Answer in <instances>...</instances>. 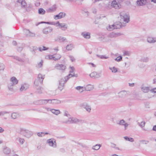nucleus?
I'll use <instances>...</instances> for the list:
<instances>
[{
    "label": "nucleus",
    "instance_id": "nucleus-18",
    "mask_svg": "<svg viewBox=\"0 0 156 156\" xmlns=\"http://www.w3.org/2000/svg\"><path fill=\"white\" fill-rule=\"evenodd\" d=\"M82 36L86 39H89L90 38V34L89 32H84L81 33Z\"/></svg>",
    "mask_w": 156,
    "mask_h": 156
},
{
    "label": "nucleus",
    "instance_id": "nucleus-6",
    "mask_svg": "<svg viewBox=\"0 0 156 156\" xmlns=\"http://www.w3.org/2000/svg\"><path fill=\"white\" fill-rule=\"evenodd\" d=\"M80 106L84 108L88 112H91V107L90 105L86 102H83L81 104Z\"/></svg>",
    "mask_w": 156,
    "mask_h": 156
},
{
    "label": "nucleus",
    "instance_id": "nucleus-40",
    "mask_svg": "<svg viewBox=\"0 0 156 156\" xmlns=\"http://www.w3.org/2000/svg\"><path fill=\"white\" fill-rule=\"evenodd\" d=\"M86 89V90H87L88 91H90V90H93V89L94 88L93 86L91 85H87L86 87L85 88Z\"/></svg>",
    "mask_w": 156,
    "mask_h": 156
},
{
    "label": "nucleus",
    "instance_id": "nucleus-45",
    "mask_svg": "<svg viewBox=\"0 0 156 156\" xmlns=\"http://www.w3.org/2000/svg\"><path fill=\"white\" fill-rule=\"evenodd\" d=\"M68 119L67 120H65L63 121V123H66V124H71V117H70V116L68 117Z\"/></svg>",
    "mask_w": 156,
    "mask_h": 156
},
{
    "label": "nucleus",
    "instance_id": "nucleus-37",
    "mask_svg": "<svg viewBox=\"0 0 156 156\" xmlns=\"http://www.w3.org/2000/svg\"><path fill=\"white\" fill-rule=\"evenodd\" d=\"M106 28L107 29L108 31H112L114 29H115L114 24L109 25Z\"/></svg>",
    "mask_w": 156,
    "mask_h": 156
},
{
    "label": "nucleus",
    "instance_id": "nucleus-56",
    "mask_svg": "<svg viewBox=\"0 0 156 156\" xmlns=\"http://www.w3.org/2000/svg\"><path fill=\"white\" fill-rule=\"evenodd\" d=\"M64 115L65 116H66L68 117H69L70 116V115L69 114V112L66 111H65L64 112Z\"/></svg>",
    "mask_w": 156,
    "mask_h": 156
},
{
    "label": "nucleus",
    "instance_id": "nucleus-47",
    "mask_svg": "<svg viewBox=\"0 0 156 156\" xmlns=\"http://www.w3.org/2000/svg\"><path fill=\"white\" fill-rule=\"evenodd\" d=\"M141 60L143 62H147L149 61V58L147 57H144L141 59Z\"/></svg>",
    "mask_w": 156,
    "mask_h": 156
},
{
    "label": "nucleus",
    "instance_id": "nucleus-26",
    "mask_svg": "<svg viewBox=\"0 0 156 156\" xmlns=\"http://www.w3.org/2000/svg\"><path fill=\"white\" fill-rule=\"evenodd\" d=\"M18 80L15 77H12L10 79V83L14 85L17 84L18 83Z\"/></svg>",
    "mask_w": 156,
    "mask_h": 156
},
{
    "label": "nucleus",
    "instance_id": "nucleus-43",
    "mask_svg": "<svg viewBox=\"0 0 156 156\" xmlns=\"http://www.w3.org/2000/svg\"><path fill=\"white\" fill-rule=\"evenodd\" d=\"M109 69L112 71V72L113 73H116L118 71L117 68L115 67H109Z\"/></svg>",
    "mask_w": 156,
    "mask_h": 156
},
{
    "label": "nucleus",
    "instance_id": "nucleus-42",
    "mask_svg": "<svg viewBox=\"0 0 156 156\" xmlns=\"http://www.w3.org/2000/svg\"><path fill=\"white\" fill-rule=\"evenodd\" d=\"M101 147L100 144H96L95 146H94L92 147V149L96 150H98L99 149L100 147Z\"/></svg>",
    "mask_w": 156,
    "mask_h": 156
},
{
    "label": "nucleus",
    "instance_id": "nucleus-61",
    "mask_svg": "<svg viewBox=\"0 0 156 156\" xmlns=\"http://www.w3.org/2000/svg\"><path fill=\"white\" fill-rule=\"evenodd\" d=\"M150 91L152 93H156V87L153 88L151 89Z\"/></svg>",
    "mask_w": 156,
    "mask_h": 156
},
{
    "label": "nucleus",
    "instance_id": "nucleus-58",
    "mask_svg": "<svg viewBox=\"0 0 156 156\" xmlns=\"http://www.w3.org/2000/svg\"><path fill=\"white\" fill-rule=\"evenodd\" d=\"M70 70L69 71V72L70 73H72L74 71V68L73 66H70Z\"/></svg>",
    "mask_w": 156,
    "mask_h": 156
},
{
    "label": "nucleus",
    "instance_id": "nucleus-7",
    "mask_svg": "<svg viewBox=\"0 0 156 156\" xmlns=\"http://www.w3.org/2000/svg\"><path fill=\"white\" fill-rule=\"evenodd\" d=\"M51 101L50 99H42L37 101L36 104L38 105H46L47 103H50Z\"/></svg>",
    "mask_w": 156,
    "mask_h": 156
},
{
    "label": "nucleus",
    "instance_id": "nucleus-57",
    "mask_svg": "<svg viewBox=\"0 0 156 156\" xmlns=\"http://www.w3.org/2000/svg\"><path fill=\"white\" fill-rule=\"evenodd\" d=\"M122 57L121 56L117 57L115 59V60L119 62L122 59Z\"/></svg>",
    "mask_w": 156,
    "mask_h": 156
},
{
    "label": "nucleus",
    "instance_id": "nucleus-62",
    "mask_svg": "<svg viewBox=\"0 0 156 156\" xmlns=\"http://www.w3.org/2000/svg\"><path fill=\"white\" fill-rule=\"evenodd\" d=\"M100 58L101 59H107L108 58V57L106 56L105 55H101L100 57Z\"/></svg>",
    "mask_w": 156,
    "mask_h": 156
},
{
    "label": "nucleus",
    "instance_id": "nucleus-33",
    "mask_svg": "<svg viewBox=\"0 0 156 156\" xmlns=\"http://www.w3.org/2000/svg\"><path fill=\"white\" fill-rule=\"evenodd\" d=\"M56 10V8L55 6H53L50 8L46 10V11L48 12H53Z\"/></svg>",
    "mask_w": 156,
    "mask_h": 156
},
{
    "label": "nucleus",
    "instance_id": "nucleus-14",
    "mask_svg": "<svg viewBox=\"0 0 156 156\" xmlns=\"http://www.w3.org/2000/svg\"><path fill=\"white\" fill-rule=\"evenodd\" d=\"M128 91L125 90L121 91L118 93V96L120 98L125 97L128 94Z\"/></svg>",
    "mask_w": 156,
    "mask_h": 156
},
{
    "label": "nucleus",
    "instance_id": "nucleus-12",
    "mask_svg": "<svg viewBox=\"0 0 156 156\" xmlns=\"http://www.w3.org/2000/svg\"><path fill=\"white\" fill-rule=\"evenodd\" d=\"M65 13L63 12H61L58 14L55 15L54 16V18L55 20L60 19L65 17Z\"/></svg>",
    "mask_w": 156,
    "mask_h": 156
},
{
    "label": "nucleus",
    "instance_id": "nucleus-35",
    "mask_svg": "<svg viewBox=\"0 0 156 156\" xmlns=\"http://www.w3.org/2000/svg\"><path fill=\"white\" fill-rule=\"evenodd\" d=\"M20 116L17 113H13L11 115V117L12 119H15L18 118Z\"/></svg>",
    "mask_w": 156,
    "mask_h": 156
},
{
    "label": "nucleus",
    "instance_id": "nucleus-63",
    "mask_svg": "<svg viewBox=\"0 0 156 156\" xmlns=\"http://www.w3.org/2000/svg\"><path fill=\"white\" fill-rule=\"evenodd\" d=\"M45 109L47 111H50L51 112V110L52 108H50L45 107Z\"/></svg>",
    "mask_w": 156,
    "mask_h": 156
},
{
    "label": "nucleus",
    "instance_id": "nucleus-2",
    "mask_svg": "<svg viewBox=\"0 0 156 156\" xmlns=\"http://www.w3.org/2000/svg\"><path fill=\"white\" fill-rule=\"evenodd\" d=\"M75 76L74 75L72 74H69L68 76L64 78H62L59 80V86H58V88L60 89V86L63 87L64 84L66 82L67 80L71 77Z\"/></svg>",
    "mask_w": 156,
    "mask_h": 156
},
{
    "label": "nucleus",
    "instance_id": "nucleus-41",
    "mask_svg": "<svg viewBox=\"0 0 156 156\" xmlns=\"http://www.w3.org/2000/svg\"><path fill=\"white\" fill-rule=\"evenodd\" d=\"M40 80H38V79H36L35 81L34 82V85L37 86H38L40 84H41L42 83H40Z\"/></svg>",
    "mask_w": 156,
    "mask_h": 156
},
{
    "label": "nucleus",
    "instance_id": "nucleus-10",
    "mask_svg": "<svg viewBox=\"0 0 156 156\" xmlns=\"http://www.w3.org/2000/svg\"><path fill=\"white\" fill-rule=\"evenodd\" d=\"M54 68L57 69L62 70H65L66 68V66L62 64H56Z\"/></svg>",
    "mask_w": 156,
    "mask_h": 156
},
{
    "label": "nucleus",
    "instance_id": "nucleus-53",
    "mask_svg": "<svg viewBox=\"0 0 156 156\" xmlns=\"http://www.w3.org/2000/svg\"><path fill=\"white\" fill-rule=\"evenodd\" d=\"M43 63V61L41 60L39 63L38 64L37 67L38 68H40L42 67Z\"/></svg>",
    "mask_w": 156,
    "mask_h": 156
},
{
    "label": "nucleus",
    "instance_id": "nucleus-17",
    "mask_svg": "<svg viewBox=\"0 0 156 156\" xmlns=\"http://www.w3.org/2000/svg\"><path fill=\"white\" fill-rule=\"evenodd\" d=\"M121 35V34L119 33H115L112 32L108 34V37L110 38H113L117 37Z\"/></svg>",
    "mask_w": 156,
    "mask_h": 156
},
{
    "label": "nucleus",
    "instance_id": "nucleus-36",
    "mask_svg": "<svg viewBox=\"0 0 156 156\" xmlns=\"http://www.w3.org/2000/svg\"><path fill=\"white\" fill-rule=\"evenodd\" d=\"M14 85L12 84V83H9L8 84V87L9 90L11 91H13V86Z\"/></svg>",
    "mask_w": 156,
    "mask_h": 156
},
{
    "label": "nucleus",
    "instance_id": "nucleus-25",
    "mask_svg": "<svg viewBox=\"0 0 156 156\" xmlns=\"http://www.w3.org/2000/svg\"><path fill=\"white\" fill-rule=\"evenodd\" d=\"M17 2L21 5L22 7L25 8L27 6V4L24 0H17Z\"/></svg>",
    "mask_w": 156,
    "mask_h": 156
},
{
    "label": "nucleus",
    "instance_id": "nucleus-44",
    "mask_svg": "<svg viewBox=\"0 0 156 156\" xmlns=\"http://www.w3.org/2000/svg\"><path fill=\"white\" fill-rule=\"evenodd\" d=\"M45 13V11L42 8H40L38 9V13L39 14L43 15Z\"/></svg>",
    "mask_w": 156,
    "mask_h": 156
},
{
    "label": "nucleus",
    "instance_id": "nucleus-4",
    "mask_svg": "<svg viewBox=\"0 0 156 156\" xmlns=\"http://www.w3.org/2000/svg\"><path fill=\"white\" fill-rule=\"evenodd\" d=\"M20 133L24 136L27 138L30 137L33 134L32 132L24 129H21Z\"/></svg>",
    "mask_w": 156,
    "mask_h": 156
},
{
    "label": "nucleus",
    "instance_id": "nucleus-39",
    "mask_svg": "<svg viewBox=\"0 0 156 156\" xmlns=\"http://www.w3.org/2000/svg\"><path fill=\"white\" fill-rule=\"evenodd\" d=\"M124 138L126 140L129 141L131 142H133L134 141V139L130 137H128V136H124Z\"/></svg>",
    "mask_w": 156,
    "mask_h": 156
},
{
    "label": "nucleus",
    "instance_id": "nucleus-15",
    "mask_svg": "<svg viewBox=\"0 0 156 156\" xmlns=\"http://www.w3.org/2000/svg\"><path fill=\"white\" fill-rule=\"evenodd\" d=\"M118 124L121 126H124L125 127V130L127 129V127L128 126V124L126 123L123 119L120 120L119 122L118 123Z\"/></svg>",
    "mask_w": 156,
    "mask_h": 156
},
{
    "label": "nucleus",
    "instance_id": "nucleus-5",
    "mask_svg": "<svg viewBox=\"0 0 156 156\" xmlns=\"http://www.w3.org/2000/svg\"><path fill=\"white\" fill-rule=\"evenodd\" d=\"M55 25L56 27H58L59 28L64 31L66 30L68 28L67 24L64 23H60L59 22H57Z\"/></svg>",
    "mask_w": 156,
    "mask_h": 156
},
{
    "label": "nucleus",
    "instance_id": "nucleus-9",
    "mask_svg": "<svg viewBox=\"0 0 156 156\" xmlns=\"http://www.w3.org/2000/svg\"><path fill=\"white\" fill-rule=\"evenodd\" d=\"M140 88L141 90L144 93H147L150 90V86L145 84H143Z\"/></svg>",
    "mask_w": 156,
    "mask_h": 156
},
{
    "label": "nucleus",
    "instance_id": "nucleus-22",
    "mask_svg": "<svg viewBox=\"0 0 156 156\" xmlns=\"http://www.w3.org/2000/svg\"><path fill=\"white\" fill-rule=\"evenodd\" d=\"M74 48V46L73 44H67L66 46V49L68 51H71Z\"/></svg>",
    "mask_w": 156,
    "mask_h": 156
},
{
    "label": "nucleus",
    "instance_id": "nucleus-55",
    "mask_svg": "<svg viewBox=\"0 0 156 156\" xmlns=\"http://www.w3.org/2000/svg\"><path fill=\"white\" fill-rule=\"evenodd\" d=\"M105 36H102L99 37V39L100 41L104 42V40H105Z\"/></svg>",
    "mask_w": 156,
    "mask_h": 156
},
{
    "label": "nucleus",
    "instance_id": "nucleus-64",
    "mask_svg": "<svg viewBox=\"0 0 156 156\" xmlns=\"http://www.w3.org/2000/svg\"><path fill=\"white\" fill-rule=\"evenodd\" d=\"M152 130L154 131H156V125L153 126Z\"/></svg>",
    "mask_w": 156,
    "mask_h": 156
},
{
    "label": "nucleus",
    "instance_id": "nucleus-28",
    "mask_svg": "<svg viewBox=\"0 0 156 156\" xmlns=\"http://www.w3.org/2000/svg\"><path fill=\"white\" fill-rule=\"evenodd\" d=\"M75 89L78 90L79 92L82 93L84 91L86 90V89L85 87H83L81 86H78L75 87Z\"/></svg>",
    "mask_w": 156,
    "mask_h": 156
},
{
    "label": "nucleus",
    "instance_id": "nucleus-21",
    "mask_svg": "<svg viewBox=\"0 0 156 156\" xmlns=\"http://www.w3.org/2000/svg\"><path fill=\"white\" fill-rule=\"evenodd\" d=\"M29 87L28 84L26 83H24L21 85V86L20 89V90L21 91H25Z\"/></svg>",
    "mask_w": 156,
    "mask_h": 156
},
{
    "label": "nucleus",
    "instance_id": "nucleus-46",
    "mask_svg": "<svg viewBox=\"0 0 156 156\" xmlns=\"http://www.w3.org/2000/svg\"><path fill=\"white\" fill-rule=\"evenodd\" d=\"M111 41V39L110 37H108V34L107 36H105V40H104V42H108Z\"/></svg>",
    "mask_w": 156,
    "mask_h": 156
},
{
    "label": "nucleus",
    "instance_id": "nucleus-29",
    "mask_svg": "<svg viewBox=\"0 0 156 156\" xmlns=\"http://www.w3.org/2000/svg\"><path fill=\"white\" fill-rule=\"evenodd\" d=\"M146 0H138L137 1V4L140 6H142L145 4Z\"/></svg>",
    "mask_w": 156,
    "mask_h": 156
},
{
    "label": "nucleus",
    "instance_id": "nucleus-1",
    "mask_svg": "<svg viewBox=\"0 0 156 156\" xmlns=\"http://www.w3.org/2000/svg\"><path fill=\"white\" fill-rule=\"evenodd\" d=\"M120 21L123 23H126L129 21V16L124 12H122L120 13Z\"/></svg>",
    "mask_w": 156,
    "mask_h": 156
},
{
    "label": "nucleus",
    "instance_id": "nucleus-19",
    "mask_svg": "<svg viewBox=\"0 0 156 156\" xmlns=\"http://www.w3.org/2000/svg\"><path fill=\"white\" fill-rule=\"evenodd\" d=\"M147 41L150 43H154L156 42V37H148L147 38Z\"/></svg>",
    "mask_w": 156,
    "mask_h": 156
},
{
    "label": "nucleus",
    "instance_id": "nucleus-59",
    "mask_svg": "<svg viewBox=\"0 0 156 156\" xmlns=\"http://www.w3.org/2000/svg\"><path fill=\"white\" fill-rule=\"evenodd\" d=\"M8 113V112H0V116L4 115L5 114Z\"/></svg>",
    "mask_w": 156,
    "mask_h": 156
},
{
    "label": "nucleus",
    "instance_id": "nucleus-16",
    "mask_svg": "<svg viewBox=\"0 0 156 156\" xmlns=\"http://www.w3.org/2000/svg\"><path fill=\"white\" fill-rule=\"evenodd\" d=\"M71 120V124L81 123L83 122V121L81 119H78L75 118H72Z\"/></svg>",
    "mask_w": 156,
    "mask_h": 156
},
{
    "label": "nucleus",
    "instance_id": "nucleus-51",
    "mask_svg": "<svg viewBox=\"0 0 156 156\" xmlns=\"http://www.w3.org/2000/svg\"><path fill=\"white\" fill-rule=\"evenodd\" d=\"M48 133H44L43 132L39 133H37V135L38 136L40 137H42V136H44V134H47Z\"/></svg>",
    "mask_w": 156,
    "mask_h": 156
},
{
    "label": "nucleus",
    "instance_id": "nucleus-32",
    "mask_svg": "<svg viewBox=\"0 0 156 156\" xmlns=\"http://www.w3.org/2000/svg\"><path fill=\"white\" fill-rule=\"evenodd\" d=\"M51 101L50 103H52L53 104H60L61 101L57 99H50Z\"/></svg>",
    "mask_w": 156,
    "mask_h": 156
},
{
    "label": "nucleus",
    "instance_id": "nucleus-52",
    "mask_svg": "<svg viewBox=\"0 0 156 156\" xmlns=\"http://www.w3.org/2000/svg\"><path fill=\"white\" fill-rule=\"evenodd\" d=\"M68 56L72 62H73L75 61V59L73 56L69 55Z\"/></svg>",
    "mask_w": 156,
    "mask_h": 156
},
{
    "label": "nucleus",
    "instance_id": "nucleus-11",
    "mask_svg": "<svg viewBox=\"0 0 156 156\" xmlns=\"http://www.w3.org/2000/svg\"><path fill=\"white\" fill-rule=\"evenodd\" d=\"M24 32L27 36L28 37H34L35 34L34 33L31 32L28 30L24 29Z\"/></svg>",
    "mask_w": 156,
    "mask_h": 156
},
{
    "label": "nucleus",
    "instance_id": "nucleus-30",
    "mask_svg": "<svg viewBox=\"0 0 156 156\" xmlns=\"http://www.w3.org/2000/svg\"><path fill=\"white\" fill-rule=\"evenodd\" d=\"M115 29L120 28L122 26V23L119 22H117L114 24Z\"/></svg>",
    "mask_w": 156,
    "mask_h": 156
},
{
    "label": "nucleus",
    "instance_id": "nucleus-50",
    "mask_svg": "<svg viewBox=\"0 0 156 156\" xmlns=\"http://www.w3.org/2000/svg\"><path fill=\"white\" fill-rule=\"evenodd\" d=\"M43 88L41 87H39L37 89V92L39 94H41L42 93V90Z\"/></svg>",
    "mask_w": 156,
    "mask_h": 156
},
{
    "label": "nucleus",
    "instance_id": "nucleus-49",
    "mask_svg": "<svg viewBox=\"0 0 156 156\" xmlns=\"http://www.w3.org/2000/svg\"><path fill=\"white\" fill-rule=\"evenodd\" d=\"M48 48H46L44 46H43L42 47H40L39 48V51H42L48 50Z\"/></svg>",
    "mask_w": 156,
    "mask_h": 156
},
{
    "label": "nucleus",
    "instance_id": "nucleus-3",
    "mask_svg": "<svg viewBox=\"0 0 156 156\" xmlns=\"http://www.w3.org/2000/svg\"><path fill=\"white\" fill-rule=\"evenodd\" d=\"M61 55L59 54L54 55H46L45 58L47 59H51L55 61L58 60L61 58Z\"/></svg>",
    "mask_w": 156,
    "mask_h": 156
},
{
    "label": "nucleus",
    "instance_id": "nucleus-60",
    "mask_svg": "<svg viewBox=\"0 0 156 156\" xmlns=\"http://www.w3.org/2000/svg\"><path fill=\"white\" fill-rule=\"evenodd\" d=\"M140 142L143 144H147L149 142V141L147 140H142L140 141Z\"/></svg>",
    "mask_w": 156,
    "mask_h": 156
},
{
    "label": "nucleus",
    "instance_id": "nucleus-24",
    "mask_svg": "<svg viewBox=\"0 0 156 156\" xmlns=\"http://www.w3.org/2000/svg\"><path fill=\"white\" fill-rule=\"evenodd\" d=\"M90 76L92 78H98L100 77V75L97 72H94L90 74Z\"/></svg>",
    "mask_w": 156,
    "mask_h": 156
},
{
    "label": "nucleus",
    "instance_id": "nucleus-8",
    "mask_svg": "<svg viewBox=\"0 0 156 156\" xmlns=\"http://www.w3.org/2000/svg\"><path fill=\"white\" fill-rule=\"evenodd\" d=\"M111 6L112 7L117 9H120L121 7V5L115 0L112 2Z\"/></svg>",
    "mask_w": 156,
    "mask_h": 156
},
{
    "label": "nucleus",
    "instance_id": "nucleus-48",
    "mask_svg": "<svg viewBox=\"0 0 156 156\" xmlns=\"http://www.w3.org/2000/svg\"><path fill=\"white\" fill-rule=\"evenodd\" d=\"M58 39L60 42H63L66 41V39L65 37H58Z\"/></svg>",
    "mask_w": 156,
    "mask_h": 156
},
{
    "label": "nucleus",
    "instance_id": "nucleus-34",
    "mask_svg": "<svg viewBox=\"0 0 156 156\" xmlns=\"http://www.w3.org/2000/svg\"><path fill=\"white\" fill-rule=\"evenodd\" d=\"M44 77V75H42L41 74H38L37 79L40 80V83H42Z\"/></svg>",
    "mask_w": 156,
    "mask_h": 156
},
{
    "label": "nucleus",
    "instance_id": "nucleus-13",
    "mask_svg": "<svg viewBox=\"0 0 156 156\" xmlns=\"http://www.w3.org/2000/svg\"><path fill=\"white\" fill-rule=\"evenodd\" d=\"M52 28L51 27H48L44 28L42 32L43 33L45 34H47L51 32L52 30Z\"/></svg>",
    "mask_w": 156,
    "mask_h": 156
},
{
    "label": "nucleus",
    "instance_id": "nucleus-54",
    "mask_svg": "<svg viewBox=\"0 0 156 156\" xmlns=\"http://www.w3.org/2000/svg\"><path fill=\"white\" fill-rule=\"evenodd\" d=\"M4 65L2 63H0V71L3 70L5 68Z\"/></svg>",
    "mask_w": 156,
    "mask_h": 156
},
{
    "label": "nucleus",
    "instance_id": "nucleus-31",
    "mask_svg": "<svg viewBox=\"0 0 156 156\" xmlns=\"http://www.w3.org/2000/svg\"><path fill=\"white\" fill-rule=\"evenodd\" d=\"M51 112L53 114L56 115H58L61 113L59 110L52 108L51 110Z\"/></svg>",
    "mask_w": 156,
    "mask_h": 156
},
{
    "label": "nucleus",
    "instance_id": "nucleus-23",
    "mask_svg": "<svg viewBox=\"0 0 156 156\" xmlns=\"http://www.w3.org/2000/svg\"><path fill=\"white\" fill-rule=\"evenodd\" d=\"M145 122L144 121H142L140 122H138L137 123L138 125L143 130L145 131H147V130L144 128L145 126Z\"/></svg>",
    "mask_w": 156,
    "mask_h": 156
},
{
    "label": "nucleus",
    "instance_id": "nucleus-27",
    "mask_svg": "<svg viewBox=\"0 0 156 156\" xmlns=\"http://www.w3.org/2000/svg\"><path fill=\"white\" fill-rule=\"evenodd\" d=\"M16 140L21 145L23 144L25 142V140L23 138H21L20 137H18L16 138Z\"/></svg>",
    "mask_w": 156,
    "mask_h": 156
},
{
    "label": "nucleus",
    "instance_id": "nucleus-38",
    "mask_svg": "<svg viewBox=\"0 0 156 156\" xmlns=\"http://www.w3.org/2000/svg\"><path fill=\"white\" fill-rule=\"evenodd\" d=\"M3 152L5 154H9L10 153V150L9 148L6 147L4 148Z\"/></svg>",
    "mask_w": 156,
    "mask_h": 156
},
{
    "label": "nucleus",
    "instance_id": "nucleus-20",
    "mask_svg": "<svg viewBox=\"0 0 156 156\" xmlns=\"http://www.w3.org/2000/svg\"><path fill=\"white\" fill-rule=\"evenodd\" d=\"M47 142L50 146H53L54 147H56L55 141L54 140L50 139L47 140Z\"/></svg>",
    "mask_w": 156,
    "mask_h": 156
}]
</instances>
